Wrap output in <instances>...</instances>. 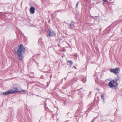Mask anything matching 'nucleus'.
Here are the masks:
<instances>
[{
	"label": "nucleus",
	"instance_id": "1",
	"mask_svg": "<svg viewBox=\"0 0 122 122\" xmlns=\"http://www.w3.org/2000/svg\"><path fill=\"white\" fill-rule=\"evenodd\" d=\"M17 52L19 59L21 61L22 60L23 54L25 53V49L22 44L18 46Z\"/></svg>",
	"mask_w": 122,
	"mask_h": 122
},
{
	"label": "nucleus",
	"instance_id": "2",
	"mask_svg": "<svg viewBox=\"0 0 122 122\" xmlns=\"http://www.w3.org/2000/svg\"><path fill=\"white\" fill-rule=\"evenodd\" d=\"M109 70L110 72L114 73L117 76H118L119 74L120 71V69L118 67H116L114 69L110 68L109 69Z\"/></svg>",
	"mask_w": 122,
	"mask_h": 122
},
{
	"label": "nucleus",
	"instance_id": "3",
	"mask_svg": "<svg viewBox=\"0 0 122 122\" xmlns=\"http://www.w3.org/2000/svg\"><path fill=\"white\" fill-rule=\"evenodd\" d=\"M13 90H11L10 91L8 90L6 92H4L3 94H1V95H7L10 94L12 93H15V92H16L17 89L16 88H14V87L13 88Z\"/></svg>",
	"mask_w": 122,
	"mask_h": 122
},
{
	"label": "nucleus",
	"instance_id": "4",
	"mask_svg": "<svg viewBox=\"0 0 122 122\" xmlns=\"http://www.w3.org/2000/svg\"><path fill=\"white\" fill-rule=\"evenodd\" d=\"M47 33L49 34L47 35V36L49 37H53L56 36V34L55 33L53 30H51V29H48Z\"/></svg>",
	"mask_w": 122,
	"mask_h": 122
},
{
	"label": "nucleus",
	"instance_id": "5",
	"mask_svg": "<svg viewBox=\"0 0 122 122\" xmlns=\"http://www.w3.org/2000/svg\"><path fill=\"white\" fill-rule=\"evenodd\" d=\"M113 28L111 26H110L107 27L105 29V32L107 34L112 30Z\"/></svg>",
	"mask_w": 122,
	"mask_h": 122
},
{
	"label": "nucleus",
	"instance_id": "6",
	"mask_svg": "<svg viewBox=\"0 0 122 122\" xmlns=\"http://www.w3.org/2000/svg\"><path fill=\"white\" fill-rule=\"evenodd\" d=\"M76 25L75 22L74 21H72L69 25V28L71 29H73L75 27Z\"/></svg>",
	"mask_w": 122,
	"mask_h": 122
},
{
	"label": "nucleus",
	"instance_id": "7",
	"mask_svg": "<svg viewBox=\"0 0 122 122\" xmlns=\"http://www.w3.org/2000/svg\"><path fill=\"white\" fill-rule=\"evenodd\" d=\"M112 81H110L108 83V86L109 87L111 88H112L114 87H116L117 86V85H115L112 82Z\"/></svg>",
	"mask_w": 122,
	"mask_h": 122
},
{
	"label": "nucleus",
	"instance_id": "8",
	"mask_svg": "<svg viewBox=\"0 0 122 122\" xmlns=\"http://www.w3.org/2000/svg\"><path fill=\"white\" fill-rule=\"evenodd\" d=\"M94 105L93 104H92L88 106V108L87 110V111H89L91 110H92L93 108V106Z\"/></svg>",
	"mask_w": 122,
	"mask_h": 122
},
{
	"label": "nucleus",
	"instance_id": "9",
	"mask_svg": "<svg viewBox=\"0 0 122 122\" xmlns=\"http://www.w3.org/2000/svg\"><path fill=\"white\" fill-rule=\"evenodd\" d=\"M35 8L33 6L31 7L30 9V13L31 14H33L35 12Z\"/></svg>",
	"mask_w": 122,
	"mask_h": 122
},
{
	"label": "nucleus",
	"instance_id": "10",
	"mask_svg": "<svg viewBox=\"0 0 122 122\" xmlns=\"http://www.w3.org/2000/svg\"><path fill=\"white\" fill-rule=\"evenodd\" d=\"M92 18L94 19V23H95V22L96 20H97L98 19V16H93L90 15V16Z\"/></svg>",
	"mask_w": 122,
	"mask_h": 122
},
{
	"label": "nucleus",
	"instance_id": "11",
	"mask_svg": "<svg viewBox=\"0 0 122 122\" xmlns=\"http://www.w3.org/2000/svg\"><path fill=\"white\" fill-rule=\"evenodd\" d=\"M112 81V82L113 84L115 85H117V86H117L118 83L117 82V81L116 80H112L111 81Z\"/></svg>",
	"mask_w": 122,
	"mask_h": 122
},
{
	"label": "nucleus",
	"instance_id": "12",
	"mask_svg": "<svg viewBox=\"0 0 122 122\" xmlns=\"http://www.w3.org/2000/svg\"><path fill=\"white\" fill-rule=\"evenodd\" d=\"M14 88H16L17 89V90L16 92H15V93L16 92H20V93L21 94H23L24 93H23V92H21V91H22V90L20 91H18V88L17 87H14Z\"/></svg>",
	"mask_w": 122,
	"mask_h": 122
},
{
	"label": "nucleus",
	"instance_id": "13",
	"mask_svg": "<svg viewBox=\"0 0 122 122\" xmlns=\"http://www.w3.org/2000/svg\"><path fill=\"white\" fill-rule=\"evenodd\" d=\"M81 81L85 83L86 82V78H84L82 79Z\"/></svg>",
	"mask_w": 122,
	"mask_h": 122
},
{
	"label": "nucleus",
	"instance_id": "14",
	"mask_svg": "<svg viewBox=\"0 0 122 122\" xmlns=\"http://www.w3.org/2000/svg\"><path fill=\"white\" fill-rule=\"evenodd\" d=\"M101 98H102V99L103 100H104L103 102H104V100L105 98H104V95L103 94H102L101 95Z\"/></svg>",
	"mask_w": 122,
	"mask_h": 122
},
{
	"label": "nucleus",
	"instance_id": "15",
	"mask_svg": "<svg viewBox=\"0 0 122 122\" xmlns=\"http://www.w3.org/2000/svg\"><path fill=\"white\" fill-rule=\"evenodd\" d=\"M23 92V93H25V94H27V93H28L27 91H25L24 90H22V91H21V92Z\"/></svg>",
	"mask_w": 122,
	"mask_h": 122
},
{
	"label": "nucleus",
	"instance_id": "16",
	"mask_svg": "<svg viewBox=\"0 0 122 122\" xmlns=\"http://www.w3.org/2000/svg\"><path fill=\"white\" fill-rule=\"evenodd\" d=\"M69 63H70L69 65H70V66H72V65L73 64V63L72 61H69Z\"/></svg>",
	"mask_w": 122,
	"mask_h": 122
},
{
	"label": "nucleus",
	"instance_id": "17",
	"mask_svg": "<svg viewBox=\"0 0 122 122\" xmlns=\"http://www.w3.org/2000/svg\"><path fill=\"white\" fill-rule=\"evenodd\" d=\"M37 89L36 88H32V92H34L35 90H36V89Z\"/></svg>",
	"mask_w": 122,
	"mask_h": 122
},
{
	"label": "nucleus",
	"instance_id": "18",
	"mask_svg": "<svg viewBox=\"0 0 122 122\" xmlns=\"http://www.w3.org/2000/svg\"><path fill=\"white\" fill-rule=\"evenodd\" d=\"M64 79L65 80H66V77H65L64 78H63L62 79L61 81V84L62 83V82H63V79Z\"/></svg>",
	"mask_w": 122,
	"mask_h": 122
},
{
	"label": "nucleus",
	"instance_id": "19",
	"mask_svg": "<svg viewBox=\"0 0 122 122\" xmlns=\"http://www.w3.org/2000/svg\"><path fill=\"white\" fill-rule=\"evenodd\" d=\"M79 1H78L77 2V3H76V8H78V5L79 4Z\"/></svg>",
	"mask_w": 122,
	"mask_h": 122
},
{
	"label": "nucleus",
	"instance_id": "20",
	"mask_svg": "<svg viewBox=\"0 0 122 122\" xmlns=\"http://www.w3.org/2000/svg\"><path fill=\"white\" fill-rule=\"evenodd\" d=\"M117 78H116V79L115 80H116L117 81H118V80L119 79V76L118 75V76H117Z\"/></svg>",
	"mask_w": 122,
	"mask_h": 122
},
{
	"label": "nucleus",
	"instance_id": "21",
	"mask_svg": "<svg viewBox=\"0 0 122 122\" xmlns=\"http://www.w3.org/2000/svg\"><path fill=\"white\" fill-rule=\"evenodd\" d=\"M103 1V3H106V2H108V0H102Z\"/></svg>",
	"mask_w": 122,
	"mask_h": 122
},
{
	"label": "nucleus",
	"instance_id": "22",
	"mask_svg": "<svg viewBox=\"0 0 122 122\" xmlns=\"http://www.w3.org/2000/svg\"><path fill=\"white\" fill-rule=\"evenodd\" d=\"M77 78H75L73 79V81H76L77 80Z\"/></svg>",
	"mask_w": 122,
	"mask_h": 122
},
{
	"label": "nucleus",
	"instance_id": "23",
	"mask_svg": "<svg viewBox=\"0 0 122 122\" xmlns=\"http://www.w3.org/2000/svg\"><path fill=\"white\" fill-rule=\"evenodd\" d=\"M44 78V76L43 75H42L40 77V78L41 79H43Z\"/></svg>",
	"mask_w": 122,
	"mask_h": 122
},
{
	"label": "nucleus",
	"instance_id": "24",
	"mask_svg": "<svg viewBox=\"0 0 122 122\" xmlns=\"http://www.w3.org/2000/svg\"><path fill=\"white\" fill-rule=\"evenodd\" d=\"M82 89V88H80V89H77V91H79V90H80L81 89Z\"/></svg>",
	"mask_w": 122,
	"mask_h": 122
},
{
	"label": "nucleus",
	"instance_id": "25",
	"mask_svg": "<svg viewBox=\"0 0 122 122\" xmlns=\"http://www.w3.org/2000/svg\"><path fill=\"white\" fill-rule=\"evenodd\" d=\"M60 12V10H57L56 11H55V13H57V12Z\"/></svg>",
	"mask_w": 122,
	"mask_h": 122
},
{
	"label": "nucleus",
	"instance_id": "26",
	"mask_svg": "<svg viewBox=\"0 0 122 122\" xmlns=\"http://www.w3.org/2000/svg\"><path fill=\"white\" fill-rule=\"evenodd\" d=\"M30 93H31V92H28L27 93V95L28 96H29V94H30Z\"/></svg>",
	"mask_w": 122,
	"mask_h": 122
},
{
	"label": "nucleus",
	"instance_id": "27",
	"mask_svg": "<svg viewBox=\"0 0 122 122\" xmlns=\"http://www.w3.org/2000/svg\"><path fill=\"white\" fill-rule=\"evenodd\" d=\"M96 50L97 51H98L99 50V49L98 47H97L96 48Z\"/></svg>",
	"mask_w": 122,
	"mask_h": 122
},
{
	"label": "nucleus",
	"instance_id": "28",
	"mask_svg": "<svg viewBox=\"0 0 122 122\" xmlns=\"http://www.w3.org/2000/svg\"><path fill=\"white\" fill-rule=\"evenodd\" d=\"M96 90H97L98 91H100V89L98 88H97L96 89Z\"/></svg>",
	"mask_w": 122,
	"mask_h": 122
},
{
	"label": "nucleus",
	"instance_id": "29",
	"mask_svg": "<svg viewBox=\"0 0 122 122\" xmlns=\"http://www.w3.org/2000/svg\"><path fill=\"white\" fill-rule=\"evenodd\" d=\"M63 103L65 105L66 104V102L65 101H63Z\"/></svg>",
	"mask_w": 122,
	"mask_h": 122
},
{
	"label": "nucleus",
	"instance_id": "30",
	"mask_svg": "<svg viewBox=\"0 0 122 122\" xmlns=\"http://www.w3.org/2000/svg\"><path fill=\"white\" fill-rule=\"evenodd\" d=\"M102 30V29L101 28L99 30V31L100 32H101V31Z\"/></svg>",
	"mask_w": 122,
	"mask_h": 122
},
{
	"label": "nucleus",
	"instance_id": "31",
	"mask_svg": "<svg viewBox=\"0 0 122 122\" xmlns=\"http://www.w3.org/2000/svg\"><path fill=\"white\" fill-rule=\"evenodd\" d=\"M92 93V92L91 91H90L89 92V94H91Z\"/></svg>",
	"mask_w": 122,
	"mask_h": 122
},
{
	"label": "nucleus",
	"instance_id": "32",
	"mask_svg": "<svg viewBox=\"0 0 122 122\" xmlns=\"http://www.w3.org/2000/svg\"><path fill=\"white\" fill-rule=\"evenodd\" d=\"M74 67L75 69H76V68L74 66H73L72 67Z\"/></svg>",
	"mask_w": 122,
	"mask_h": 122
},
{
	"label": "nucleus",
	"instance_id": "33",
	"mask_svg": "<svg viewBox=\"0 0 122 122\" xmlns=\"http://www.w3.org/2000/svg\"><path fill=\"white\" fill-rule=\"evenodd\" d=\"M116 111H115V113H114V115H115L116 114Z\"/></svg>",
	"mask_w": 122,
	"mask_h": 122
},
{
	"label": "nucleus",
	"instance_id": "34",
	"mask_svg": "<svg viewBox=\"0 0 122 122\" xmlns=\"http://www.w3.org/2000/svg\"><path fill=\"white\" fill-rule=\"evenodd\" d=\"M32 94L34 95H35V94H34V93H31V95Z\"/></svg>",
	"mask_w": 122,
	"mask_h": 122
},
{
	"label": "nucleus",
	"instance_id": "35",
	"mask_svg": "<svg viewBox=\"0 0 122 122\" xmlns=\"http://www.w3.org/2000/svg\"><path fill=\"white\" fill-rule=\"evenodd\" d=\"M114 87V88L115 89H116L117 88V87Z\"/></svg>",
	"mask_w": 122,
	"mask_h": 122
},
{
	"label": "nucleus",
	"instance_id": "36",
	"mask_svg": "<svg viewBox=\"0 0 122 122\" xmlns=\"http://www.w3.org/2000/svg\"><path fill=\"white\" fill-rule=\"evenodd\" d=\"M36 96H37L40 97V96L38 95H36Z\"/></svg>",
	"mask_w": 122,
	"mask_h": 122
},
{
	"label": "nucleus",
	"instance_id": "37",
	"mask_svg": "<svg viewBox=\"0 0 122 122\" xmlns=\"http://www.w3.org/2000/svg\"><path fill=\"white\" fill-rule=\"evenodd\" d=\"M72 66H70V68H71V67H72Z\"/></svg>",
	"mask_w": 122,
	"mask_h": 122
},
{
	"label": "nucleus",
	"instance_id": "38",
	"mask_svg": "<svg viewBox=\"0 0 122 122\" xmlns=\"http://www.w3.org/2000/svg\"><path fill=\"white\" fill-rule=\"evenodd\" d=\"M68 121V120L66 121L65 122H67Z\"/></svg>",
	"mask_w": 122,
	"mask_h": 122
},
{
	"label": "nucleus",
	"instance_id": "39",
	"mask_svg": "<svg viewBox=\"0 0 122 122\" xmlns=\"http://www.w3.org/2000/svg\"><path fill=\"white\" fill-rule=\"evenodd\" d=\"M97 98H98V99H99V97H97Z\"/></svg>",
	"mask_w": 122,
	"mask_h": 122
},
{
	"label": "nucleus",
	"instance_id": "40",
	"mask_svg": "<svg viewBox=\"0 0 122 122\" xmlns=\"http://www.w3.org/2000/svg\"><path fill=\"white\" fill-rule=\"evenodd\" d=\"M31 95V93L29 94V95Z\"/></svg>",
	"mask_w": 122,
	"mask_h": 122
},
{
	"label": "nucleus",
	"instance_id": "41",
	"mask_svg": "<svg viewBox=\"0 0 122 122\" xmlns=\"http://www.w3.org/2000/svg\"><path fill=\"white\" fill-rule=\"evenodd\" d=\"M94 100L95 101L96 100V99L95 98H94Z\"/></svg>",
	"mask_w": 122,
	"mask_h": 122
},
{
	"label": "nucleus",
	"instance_id": "42",
	"mask_svg": "<svg viewBox=\"0 0 122 122\" xmlns=\"http://www.w3.org/2000/svg\"><path fill=\"white\" fill-rule=\"evenodd\" d=\"M94 120L93 121H91V122H94Z\"/></svg>",
	"mask_w": 122,
	"mask_h": 122
},
{
	"label": "nucleus",
	"instance_id": "43",
	"mask_svg": "<svg viewBox=\"0 0 122 122\" xmlns=\"http://www.w3.org/2000/svg\"><path fill=\"white\" fill-rule=\"evenodd\" d=\"M51 77H52V76L51 75V76H50V78H51Z\"/></svg>",
	"mask_w": 122,
	"mask_h": 122
},
{
	"label": "nucleus",
	"instance_id": "44",
	"mask_svg": "<svg viewBox=\"0 0 122 122\" xmlns=\"http://www.w3.org/2000/svg\"><path fill=\"white\" fill-rule=\"evenodd\" d=\"M67 62H68H68H69V61H67Z\"/></svg>",
	"mask_w": 122,
	"mask_h": 122
},
{
	"label": "nucleus",
	"instance_id": "45",
	"mask_svg": "<svg viewBox=\"0 0 122 122\" xmlns=\"http://www.w3.org/2000/svg\"><path fill=\"white\" fill-rule=\"evenodd\" d=\"M96 76V74H95V76Z\"/></svg>",
	"mask_w": 122,
	"mask_h": 122
},
{
	"label": "nucleus",
	"instance_id": "46",
	"mask_svg": "<svg viewBox=\"0 0 122 122\" xmlns=\"http://www.w3.org/2000/svg\"><path fill=\"white\" fill-rule=\"evenodd\" d=\"M58 45L59 46V44H58Z\"/></svg>",
	"mask_w": 122,
	"mask_h": 122
},
{
	"label": "nucleus",
	"instance_id": "47",
	"mask_svg": "<svg viewBox=\"0 0 122 122\" xmlns=\"http://www.w3.org/2000/svg\"><path fill=\"white\" fill-rule=\"evenodd\" d=\"M97 78L98 79V76H97Z\"/></svg>",
	"mask_w": 122,
	"mask_h": 122
},
{
	"label": "nucleus",
	"instance_id": "48",
	"mask_svg": "<svg viewBox=\"0 0 122 122\" xmlns=\"http://www.w3.org/2000/svg\"><path fill=\"white\" fill-rule=\"evenodd\" d=\"M121 96H122V94H121Z\"/></svg>",
	"mask_w": 122,
	"mask_h": 122
},
{
	"label": "nucleus",
	"instance_id": "49",
	"mask_svg": "<svg viewBox=\"0 0 122 122\" xmlns=\"http://www.w3.org/2000/svg\"><path fill=\"white\" fill-rule=\"evenodd\" d=\"M15 50H16V49H15ZM15 51H16L15 50Z\"/></svg>",
	"mask_w": 122,
	"mask_h": 122
}]
</instances>
